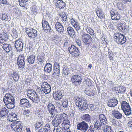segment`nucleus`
Segmentation results:
<instances>
[{
	"instance_id": "nucleus-1",
	"label": "nucleus",
	"mask_w": 132,
	"mask_h": 132,
	"mask_svg": "<svg viewBox=\"0 0 132 132\" xmlns=\"http://www.w3.org/2000/svg\"><path fill=\"white\" fill-rule=\"evenodd\" d=\"M3 101L7 107L9 109H12L15 107L14 99L11 94L7 93L3 98Z\"/></svg>"
},
{
	"instance_id": "nucleus-2",
	"label": "nucleus",
	"mask_w": 132,
	"mask_h": 132,
	"mask_svg": "<svg viewBox=\"0 0 132 132\" xmlns=\"http://www.w3.org/2000/svg\"><path fill=\"white\" fill-rule=\"evenodd\" d=\"M27 92V96L34 103H38L40 101V99L35 92L33 90H29Z\"/></svg>"
},
{
	"instance_id": "nucleus-3",
	"label": "nucleus",
	"mask_w": 132,
	"mask_h": 132,
	"mask_svg": "<svg viewBox=\"0 0 132 132\" xmlns=\"http://www.w3.org/2000/svg\"><path fill=\"white\" fill-rule=\"evenodd\" d=\"M122 110L125 114L128 116L131 114V108L129 104L125 101H123L121 103Z\"/></svg>"
},
{
	"instance_id": "nucleus-4",
	"label": "nucleus",
	"mask_w": 132,
	"mask_h": 132,
	"mask_svg": "<svg viewBox=\"0 0 132 132\" xmlns=\"http://www.w3.org/2000/svg\"><path fill=\"white\" fill-rule=\"evenodd\" d=\"M114 39L118 44L121 45L125 43L126 40V39L124 35L118 33L115 34Z\"/></svg>"
},
{
	"instance_id": "nucleus-5",
	"label": "nucleus",
	"mask_w": 132,
	"mask_h": 132,
	"mask_svg": "<svg viewBox=\"0 0 132 132\" xmlns=\"http://www.w3.org/2000/svg\"><path fill=\"white\" fill-rule=\"evenodd\" d=\"M116 27L119 30L123 32H127L128 31V27L124 22L119 21L117 22Z\"/></svg>"
},
{
	"instance_id": "nucleus-6",
	"label": "nucleus",
	"mask_w": 132,
	"mask_h": 132,
	"mask_svg": "<svg viewBox=\"0 0 132 132\" xmlns=\"http://www.w3.org/2000/svg\"><path fill=\"white\" fill-rule=\"evenodd\" d=\"M77 126V129L82 132H86L89 128L88 124L84 121L78 123Z\"/></svg>"
},
{
	"instance_id": "nucleus-7",
	"label": "nucleus",
	"mask_w": 132,
	"mask_h": 132,
	"mask_svg": "<svg viewBox=\"0 0 132 132\" xmlns=\"http://www.w3.org/2000/svg\"><path fill=\"white\" fill-rule=\"evenodd\" d=\"M21 122L20 121H15L12 123L11 128L16 132H21L22 129L21 125Z\"/></svg>"
},
{
	"instance_id": "nucleus-8",
	"label": "nucleus",
	"mask_w": 132,
	"mask_h": 132,
	"mask_svg": "<svg viewBox=\"0 0 132 132\" xmlns=\"http://www.w3.org/2000/svg\"><path fill=\"white\" fill-rule=\"evenodd\" d=\"M17 64L19 68L22 69L25 67V59L23 54L19 55L18 57Z\"/></svg>"
},
{
	"instance_id": "nucleus-9",
	"label": "nucleus",
	"mask_w": 132,
	"mask_h": 132,
	"mask_svg": "<svg viewBox=\"0 0 132 132\" xmlns=\"http://www.w3.org/2000/svg\"><path fill=\"white\" fill-rule=\"evenodd\" d=\"M41 89L43 92L48 94L51 91V88L50 85L47 82H43L41 83Z\"/></svg>"
},
{
	"instance_id": "nucleus-10",
	"label": "nucleus",
	"mask_w": 132,
	"mask_h": 132,
	"mask_svg": "<svg viewBox=\"0 0 132 132\" xmlns=\"http://www.w3.org/2000/svg\"><path fill=\"white\" fill-rule=\"evenodd\" d=\"M111 19L113 20H119L121 18L120 15L117 11L112 10L110 12Z\"/></svg>"
},
{
	"instance_id": "nucleus-11",
	"label": "nucleus",
	"mask_w": 132,
	"mask_h": 132,
	"mask_svg": "<svg viewBox=\"0 0 132 132\" xmlns=\"http://www.w3.org/2000/svg\"><path fill=\"white\" fill-rule=\"evenodd\" d=\"M68 50L70 53L74 56H78L79 54L78 50L74 45H71L69 48Z\"/></svg>"
},
{
	"instance_id": "nucleus-12",
	"label": "nucleus",
	"mask_w": 132,
	"mask_h": 132,
	"mask_svg": "<svg viewBox=\"0 0 132 132\" xmlns=\"http://www.w3.org/2000/svg\"><path fill=\"white\" fill-rule=\"evenodd\" d=\"M81 78L80 76L78 75H74L71 78V81L73 84L76 85H79L81 82Z\"/></svg>"
},
{
	"instance_id": "nucleus-13",
	"label": "nucleus",
	"mask_w": 132,
	"mask_h": 132,
	"mask_svg": "<svg viewBox=\"0 0 132 132\" xmlns=\"http://www.w3.org/2000/svg\"><path fill=\"white\" fill-rule=\"evenodd\" d=\"M82 39L83 42L86 45L90 44L92 39L88 34H84L82 36Z\"/></svg>"
},
{
	"instance_id": "nucleus-14",
	"label": "nucleus",
	"mask_w": 132,
	"mask_h": 132,
	"mask_svg": "<svg viewBox=\"0 0 132 132\" xmlns=\"http://www.w3.org/2000/svg\"><path fill=\"white\" fill-rule=\"evenodd\" d=\"M54 69L53 75L56 77L59 75L60 73V65L57 63H55L54 65Z\"/></svg>"
},
{
	"instance_id": "nucleus-15",
	"label": "nucleus",
	"mask_w": 132,
	"mask_h": 132,
	"mask_svg": "<svg viewBox=\"0 0 132 132\" xmlns=\"http://www.w3.org/2000/svg\"><path fill=\"white\" fill-rule=\"evenodd\" d=\"M15 45L18 51H22L23 45L22 40L19 39L16 41Z\"/></svg>"
},
{
	"instance_id": "nucleus-16",
	"label": "nucleus",
	"mask_w": 132,
	"mask_h": 132,
	"mask_svg": "<svg viewBox=\"0 0 132 132\" xmlns=\"http://www.w3.org/2000/svg\"><path fill=\"white\" fill-rule=\"evenodd\" d=\"M26 32L28 36L31 38H34L37 35V31L35 29H31L28 30H26Z\"/></svg>"
},
{
	"instance_id": "nucleus-17",
	"label": "nucleus",
	"mask_w": 132,
	"mask_h": 132,
	"mask_svg": "<svg viewBox=\"0 0 132 132\" xmlns=\"http://www.w3.org/2000/svg\"><path fill=\"white\" fill-rule=\"evenodd\" d=\"M19 105L20 106H24L26 108L31 107V105L30 104L28 100L25 98L20 100Z\"/></svg>"
},
{
	"instance_id": "nucleus-18",
	"label": "nucleus",
	"mask_w": 132,
	"mask_h": 132,
	"mask_svg": "<svg viewBox=\"0 0 132 132\" xmlns=\"http://www.w3.org/2000/svg\"><path fill=\"white\" fill-rule=\"evenodd\" d=\"M55 28L56 31L62 33L64 31L63 25L59 22H57L55 24Z\"/></svg>"
},
{
	"instance_id": "nucleus-19",
	"label": "nucleus",
	"mask_w": 132,
	"mask_h": 132,
	"mask_svg": "<svg viewBox=\"0 0 132 132\" xmlns=\"http://www.w3.org/2000/svg\"><path fill=\"white\" fill-rule=\"evenodd\" d=\"M118 102L116 98L113 97L112 99H109L108 103V105L110 107L115 106L118 104Z\"/></svg>"
},
{
	"instance_id": "nucleus-20",
	"label": "nucleus",
	"mask_w": 132,
	"mask_h": 132,
	"mask_svg": "<svg viewBox=\"0 0 132 132\" xmlns=\"http://www.w3.org/2000/svg\"><path fill=\"white\" fill-rule=\"evenodd\" d=\"M76 105L82 111L84 110L87 108V104L85 101H83L79 103H76Z\"/></svg>"
},
{
	"instance_id": "nucleus-21",
	"label": "nucleus",
	"mask_w": 132,
	"mask_h": 132,
	"mask_svg": "<svg viewBox=\"0 0 132 132\" xmlns=\"http://www.w3.org/2000/svg\"><path fill=\"white\" fill-rule=\"evenodd\" d=\"M47 107L50 113L51 114V117H54L56 111L54 106L52 104H49L48 105Z\"/></svg>"
},
{
	"instance_id": "nucleus-22",
	"label": "nucleus",
	"mask_w": 132,
	"mask_h": 132,
	"mask_svg": "<svg viewBox=\"0 0 132 132\" xmlns=\"http://www.w3.org/2000/svg\"><path fill=\"white\" fill-rule=\"evenodd\" d=\"M7 34L3 32L0 34V44L4 43L7 41Z\"/></svg>"
},
{
	"instance_id": "nucleus-23",
	"label": "nucleus",
	"mask_w": 132,
	"mask_h": 132,
	"mask_svg": "<svg viewBox=\"0 0 132 132\" xmlns=\"http://www.w3.org/2000/svg\"><path fill=\"white\" fill-rule=\"evenodd\" d=\"M56 116L61 122L62 121H64L65 120L68 119V116L65 113L57 115Z\"/></svg>"
},
{
	"instance_id": "nucleus-24",
	"label": "nucleus",
	"mask_w": 132,
	"mask_h": 132,
	"mask_svg": "<svg viewBox=\"0 0 132 132\" xmlns=\"http://www.w3.org/2000/svg\"><path fill=\"white\" fill-rule=\"evenodd\" d=\"M2 46L3 49L7 53L9 52L12 49L11 45L8 44H4Z\"/></svg>"
},
{
	"instance_id": "nucleus-25",
	"label": "nucleus",
	"mask_w": 132,
	"mask_h": 132,
	"mask_svg": "<svg viewBox=\"0 0 132 132\" xmlns=\"http://www.w3.org/2000/svg\"><path fill=\"white\" fill-rule=\"evenodd\" d=\"M71 22L72 24L75 27L76 30H80V28L79 24L77 20L72 18L71 19Z\"/></svg>"
},
{
	"instance_id": "nucleus-26",
	"label": "nucleus",
	"mask_w": 132,
	"mask_h": 132,
	"mask_svg": "<svg viewBox=\"0 0 132 132\" xmlns=\"http://www.w3.org/2000/svg\"><path fill=\"white\" fill-rule=\"evenodd\" d=\"M42 23V26L44 30L50 31L51 30V28L47 21L43 20Z\"/></svg>"
},
{
	"instance_id": "nucleus-27",
	"label": "nucleus",
	"mask_w": 132,
	"mask_h": 132,
	"mask_svg": "<svg viewBox=\"0 0 132 132\" xmlns=\"http://www.w3.org/2000/svg\"><path fill=\"white\" fill-rule=\"evenodd\" d=\"M99 121L101 123V125L102 124H106L107 122V121L106 118L105 116L103 114H101L99 115Z\"/></svg>"
},
{
	"instance_id": "nucleus-28",
	"label": "nucleus",
	"mask_w": 132,
	"mask_h": 132,
	"mask_svg": "<svg viewBox=\"0 0 132 132\" xmlns=\"http://www.w3.org/2000/svg\"><path fill=\"white\" fill-rule=\"evenodd\" d=\"M113 116L118 119H120L122 118V114L118 111L114 110L113 111Z\"/></svg>"
},
{
	"instance_id": "nucleus-29",
	"label": "nucleus",
	"mask_w": 132,
	"mask_h": 132,
	"mask_svg": "<svg viewBox=\"0 0 132 132\" xmlns=\"http://www.w3.org/2000/svg\"><path fill=\"white\" fill-rule=\"evenodd\" d=\"M61 123L56 116L55 117L54 119L52 120V124L55 127H57L60 125Z\"/></svg>"
},
{
	"instance_id": "nucleus-30",
	"label": "nucleus",
	"mask_w": 132,
	"mask_h": 132,
	"mask_svg": "<svg viewBox=\"0 0 132 132\" xmlns=\"http://www.w3.org/2000/svg\"><path fill=\"white\" fill-rule=\"evenodd\" d=\"M82 118L85 122H91V118L90 115L88 114H86L83 115L82 116Z\"/></svg>"
},
{
	"instance_id": "nucleus-31",
	"label": "nucleus",
	"mask_w": 132,
	"mask_h": 132,
	"mask_svg": "<svg viewBox=\"0 0 132 132\" xmlns=\"http://www.w3.org/2000/svg\"><path fill=\"white\" fill-rule=\"evenodd\" d=\"M56 5L57 7L61 9L64 7L65 4L62 1L59 0L56 2Z\"/></svg>"
},
{
	"instance_id": "nucleus-32",
	"label": "nucleus",
	"mask_w": 132,
	"mask_h": 132,
	"mask_svg": "<svg viewBox=\"0 0 132 132\" xmlns=\"http://www.w3.org/2000/svg\"><path fill=\"white\" fill-rule=\"evenodd\" d=\"M67 30L68 34L72 38L75 36V32L73 29L71 27H69L67 28Z\"/></svg>"
},
{
	"instance_id": "nucleus-33",
	"label": "nucleus",
	"mask_w": 132,
	"mask_h": 132,
	"mask_svg": "<svg viewBox=\"0 0 132 132\" xmlns=\"http://www.w3.org/2000/svg\"><path fill=\"white\" fill-rule=\"evenodd\" d=\"M99 120H96L94 125V129H95L97 131L101 129V123Z\"/></svg>"
},
{
	"instance_id": "nucleus-34",
	"label": "nucleus",
	"mask_w": 132,
	"mask_h": 132,
	"mask_svg": "<svg viewBox=\"0 0 132 132\" xmlns=\"http://www.w3.org/2000/svg\"><path fill=\"white\" fill-rule=\"evenodd\" d=\"M96 13L98 17L100 18H104V15L102 9L98 8L97 9Z\"/></svg>"
},
{
	"instance_id": "nucleus-35",
	"label": "nucleus",
	"mask_w": 132,
	"mask_h": 132,
	"mask_svg": "<svg viewBox=\"0 0 132 132\" xmlns=\"http://www.w3.org/2000/svg\"><path fill=\"white\" fill-rule=\"evenodd\" d=\"M45 72H50L52 70V65L49 63H48L46 65L44 68Z\"/></svg>"
},
{
	"instance_id": "nucleus-36",
	"label": "nucleus",
	"mask_w": 132,
	"mask_h": 132,
	"mask_svg": "<svg viewBox=\"0 0 132 132\" xmlns=\"http://www.w3.org/2000/svg\"><path fill=\"white\" fill-rule=\"evenodd\" d=\"M35 55H31L27 58V60L29 63L30 64H33L35 60Z\"/></svg>"
},
{
	"instance_id": "nucleus-37",
	"label": "nucleus",
	"mask_w": 132,
	"mask_h": 132,
	"mask_svg": "<svg viewBox=\"0 0 132 132\" xmlns=\"http://www.w3.org/2000/svg\"><path fill=\"white\" fill-rule=\"evenodd\" d=\"M9 112V111L5 108H3L0 112V115L2 117H4Z\"/></svg>"
},
{
	"instance_id": "nucleus-38",
	"label": "nucleus",
	"mask_w": 132,
	"mask_h": 132,
	"mask_svg": "<svg viewBox=\"0 0 132 132\" xmlns=\"http://www.w3.org/2000/svg\"><path fill=\"white\" fill-rule=\"evenodd\" d=\"M53 96L54 98L56 100L61 99L63 96L61 92H58L56 93L55 94H54Z\"/></svg>"
},
{
	"instance_id": "nucleus-39",
	"label": "nucleus",
	"mask_w": 132,
	"mask_h": 132,
	"mask_svg": "<svg viewBox=\"0 0 132 132\" xmlns=\"http://www.w3.org/2000/svg\"><path fill=\"white\" fill-rule=\"evenodd\" d=\"M12 77L13 78L15 81H17L19 79V76L18 73L16 72H13L11 74Z\"/></svg>"
},
{
	"instance_id": "nucleus-40",
	"label": "nucleus",
	"mask_w": 132,
	"mask_h": 132,
	"mask_svg": "<svg viewBox=\"0 0 132 132\" xmlns=\"http://www.w3.org/2000/svg\"><path fill=\"white\" fill-rule=\"evenodd\" d=\"M103 132H111V126L107 125H105L103 129Z\"/></svg>"
},
{
	"instance_id": "nucleus-41",
	"label": "nucleus",
	"mask_w": 132,
	"mask_h": 132,
	"mask_svg": "<svg viewBox=\"0 0 132 132\" xmlns=\"http://www.w3.org/2000/svg\"><path fill=\"white\" fill-rule=\"evenodd\" d=\"M125 89L124 87L121 86L118 87L117 90L118 91V93H122L125 91Z\"/></svg>"
},
{
	"instance_id": "nucleus-42",
	"label": "nucleus",
	"mask_w": 132,
	"mask_h": 132,
	"mask_svg": "<svg viewBox=\"0 0 132 132\" xmlns=\"http://www.w3.org/2000/svg\"><path fill=\"white\" fill-rule=\"evenodd\" d=\"M37 59L39 62H43L44 61V57L43 55H39L37 56Z\"/></svg>"
},
{
	"instance_id": "nucleus-43",
	"label": "nucleus",
	"mask_w": 132,
	"mask_h": 132,
	"mask_svg": "<svg viewBox=\"0 0 132 132\" xmlns=\"http://www.w3.org/2000/svg\"><path fill=\"white\" fill-rule=\"evenodd\" d=\"M84 93L87 95L90 96H93L95 95V92L91 91L89 90H85L84 91Z\"/></svg>"
},
{
	"instance_id": "nucleus-44",
	"label": "nucleus",
	"mask_w": 132,
	"mask_h": 132,
	"mask_svg": "<svg viewBox=\"0 0 132 132\" xmlns=\"http://www.w3.org/2000/svg\"><path fill=\"white\" fill-rule=\"evenodd\" d=\"M28 0H18L20 5L22 7H24L25 3L28 1Z\"/></svg>"
},
{
	"instance_id": "nucleus-45",
	"label": "nucleus",
	"mask_w": 132,
	"mask_h": 132,
	"mask_svg": "<svg viewBox=\"0 0 132 132\" xmlns=\"http://www.w3.org/2000/svg\"><path fill=\"white\" fill-rule=\"evenodd\" d=\"M75 100H76V103H80L82 102L83 101H85L84 100V99L82 98H80L79 97H76L75 98Z\"/></svg>"
},
{
	"instance_id": "nucleus-46",
	"label": "nucleus",
	"mask_w": 132,
	"mask_h": 132,
	"mask_svg": "<svg viewBox=\"0 0 132 132\" xmlns=\"http://www.w3.org/2000/svg\"><path fill=\"white\" fill-rule=\"evenodd\" d=\"M32 12L33 14H36L37 11V7L36 6H34L31 7V8Z\"/></svg>"
},
{
	"instance_id": "nucleus-47",
	"label": "nucleus",
	"mask_w": 132,
	"mask_h": 132,
	"mask_svg": "<svg viewBox=\"0 0 132 132\" xmlns=\"http://www.w3.org/2000/svg\"><path fill=\"white\" fill-rule=\"evenodd\" d=\"M63 73L64 75H67L70 73L69 69L68 68H63Z\"/></svg>"
},
{
	"instance_id": "nucleus-48",
	"label": "nucleus",
	"mask_w": 132,
	"mask_h": 132,
	"mask_svg": "<svg viewBox=\"0 0 132 132\" xmlns=\"http://www.w3.org/2000/svg\"><path fill=\"white\" fill-rule=\"evenodd\" d=\"M62 104L64 108H67L68 106V100L65 99L63 100Z\"/></svg>"
},
{
	"instance_id": "nucleus-49",
	"label": "nucleus",
	"mask_w": 132,
	"mask_h": 132,
	"mask_svg": "<svg viewBox=\"0 0 132 132\" xmlns=\"http://www.w3.org/2000/svg\"><path fill=\"white\" fill-rule=\"evenodd\" d=\"M11 117L12 120H13V121L16 120L17 119V115L15 113H12L10 115Z\"/></svg>"
},
{
	"instance_id": "nucleus-50",
	"label": "nucleus",
	"mask_w": 132,
	"mask_h": 132,
	"mask_svg": "<svg viewBox=\"0 0 132 132\" xmlns=\"http://www.w3.org/2000/svg\"><path fill=\"white\" fill-rule=\"evenodd\" d=\"M50 15L49 14H46L45 16V17L44 18V20H46L47 21H51V18L50 17Z\"/></svg>"
},
{
	"instance_id": "nucleus-51",
	"label": "nucleus",
	"mask_w": 132,
	"mask_h": 132,
	"mask_svg": "<svg viewBox=\"0 0 132 132\" xmlns=\"http://www.w3.org/2000/svg\"><path fill=\"white\" fill-rule=\"evenodd\" d=\"M112 124L114 126H117L118 123V121L115 119H113L111 121Z\"/></svg>"
},
{
	"instance_id": "nucleus-52",
	"label": "nucleus",
	"mask_w": 132,
	"mask_h": 132,
	"mask_svg": "<svg viewBox=\"0 0 132 132\" xmlns=\"http://www.w3.org/2000/svg\"><path fill=\"white\" fill-rule=\"evenodd\" d=\"M1 19L4 21H6L8 19V16L6 14H3Z\"/></svg>"
},
{
	"instance_id": "nucleus-53",
	"label": "nucleus",
	"mask_w": 132,
	"mask_h": 132,
	"mask_svg": "<svg viewBox=\"0 0 132 132\" xmlns=\"http://www.w3.org/2000/svg\"><path fill=\"white\" fill-rule=\"evenodd\" d=\"M87 31L88 33L90 34L91 35H94V31L91 28L88 29L87 30Z\"/></svg>"
},
{
	"instance_id": "nucleus-54",
	"label": "nucleus",
	"mask_w": 132,
	"mask_h": 132,
	"mask_svg": "<svg viewBox=\"0 0 132 132\" xmlns=\"http://www.w3.org/2000/svg\"><path fill=\"white\" fill-rule=\"evenodd\" d=\"M42 125V123L41 122H36V123L35 125V128L36 129V128L38 129V128H39Z\"/></svg>"
},
{
	"instance_id": "nucleus-55",
	"label": "nucleus",
	"mask_w": 132,
	"mask_h": 132,
	"mask_svg": "<svg viewBox=\"0 0 132 132\" xmlns=\"http://www.w3.org/2000/svg\"><path fill=\"white\" fill-rule=\"evenodd\" d=\"M59 16L61 18H64L67 16L66 14L64 12H61L59 14Z\"/></svg>"
},
{
	"instance_id": "nucleus-56",
	"label": "nucleus",
	"mask_w": 132,
	"mask_h": 132,
	"mask_svg": "<svg viewBox=\"0 0 132 132\" xmlns=\"http://www.w3.org/2000/svg\"><path fill=\"white\" fill-rule=\"evenodd\" d=\"M30 107L28 108L27 107V108H26V107H25V110H24V112L25 113H29L30 111Z\"/></svg>"
},
{
	"instance_id": "nucleus-57",
	"label": "nucleus",
	"mask_w": 132,
	"mask_h": 132,
	"mask_svg": "<svg viewBox=\"0 0 132 132\" xmlns=\"http://www.w3.org/2000/svg\"><path fill=\"white\" fill-rule=\"evenodd\" d=\"M12 32L13 33V35L15 37H16L17 36V30L15 29H13L12 30Z\"/></svg>"
},
{
	"instance_id": "nucleus-58",
	"label": "nucleus",
	"mask_w": 132,
	"mask_h": 132,
	"mask_svg": "<svg viewBox=\"0 0 132 132\" xmlns=\"http://www.w3.org/2000/svg\"><path fill=\"white\" fill-rule=\"evenodd\" d=\"M44 127L45 129L47 130V132L48 131V130H50V125L48 123L46 124Z\"/></svg>"
},
{
	"instance_id": "nucleus-59",
	"label": "nucleus",
	"mask_w": 132,
	"mask_h": 132,
	"mask_svg": "<svg viewBox=\"0 0 132 132\" xmlns=\"http://www.w3.org/2000/svg\"><path fill=\"white\" fill-rule=\"evenodd\" d=\"M95 130L94 128L90 126L89 127V129L88 130L87 132H96V131H95Z\"/></svg>"
},
{
	"instance_id": "nucleus-60",
	"label": "nucleus",
	"mask_w": 132,
	"mask_h": 132,
	"mask_svg": "<svg viewBox=\"0 0 132 132\" xmlns=\"http://www.w3.org/2000/svg\"><path fill=\"white\" fill-rule=\"evenodd\" d=\"M38 132H47V130H46L44 128H41Z\"/></svg>"
},
{
	"instance_id": "nucleus-61",
	"label": "nucleus",
	"mask_w": 132,
	"mask_h": 132,
	"mask_svg": "<svg viewBox=\"0 0 132 132\" xmlns=\"http://www.w3.org/2000/svg\"><path fill=\"white\" fill-rule=\"evenodd\" d=\"M7 3L6 0H0V3L3 4H5Z\"/></svg>"
},
{
	"instance_id": "nucleus-62",
	"label": "nucleus",
	"mask_w": 132,
	"mask_h": 132,
	"mask_svg": "<svg viewBox=\"0 0 132 132\" xmlns=\"http://www.w3.org/2000/svg\"><path fill=\"white\" fill-rule=\"evenodd\" d=\"M128 126L131 128H132V121H130L128 123Z\"/></svg>"
},
{
	"instance_id": "nucleus-63",
	"label": "nucleus",
	"mask_w": 132,
	"mask_h": 132,
	"mask_svg": "<svg viewBox=\"0 0 132 132\" xmlns=\"http://www.w3.org/2000/svg\"><path fill=\"white\" fill-rule=\"evenodd\" d=\"M64 122L65 124H69V125L70 123L69 121V120H68V119L65 120L64 121Z\"/></svg>"
},
{
	"instance_id": "nucleus-64",
	"label": "nucleus",
	"mask_w": 132,
	"mask_h": 132,
	"mask_svg": "<svg viewBox=\"0 0 132 132\" xmlns=\"http://www.w3.org/2000/svg\"><path fill=\"white\" fill-rule=\"evenodd\" d=\"M53 131L54 132H61V131L59 130L58 128H56V129L55 128L54 129Z\"/></svg>"
}]
</instances>
